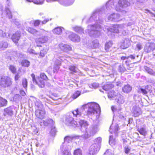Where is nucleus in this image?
I'll return each mask as SVG.
<instances>
[{
  "label": "nucleus",
  "instance_id": "1",
  "mask_svg": "<svg viewBox=\"0 0 155 155\" xmlns=\"http://www.w3.org/2000/svg\"><path fill=\"white\" fill-rule=\"evenodd\" d=\"M81 111L77 109L68 114L65 119V124L68 126H80V130L83 133L81 137L87 139L94 136L99 131V126L97 124L93 125L87 128L89 124L87 121L82 119Z\"/></svg>",
  "mask_w": 155,
  "mask_h": 155
},
{
  "label": "nucleus",
  "instance_id": "2",
  "mask_svg": "<svg viewBox=\"0 0 155 155\" xmlns=\"http://www.w3.org/2000/svg\"><path fill=\"white\" fill-rule=\"evenodd\" d=\"M114 0H110L107 3L106 11L104 10L103 8L94 11L92 14L89 21L87 22L89 23L94 21H96L97 23L98 22L100 24H102L103 21V19L101 18L100 15L103 12H105L107 11H110L113 9L114 7Z\"/></svg>",
  "mask_w": 155,
  "mask_h": 155
},
{
  "label": "nucleus",
  "instance_id": "3",
  "mask_svg": "<svg viewBox=\"0 0 155 155\" xmlns=\"http://www.w3.org/2000/svg\"><path fill=\"white\" fill-rule=\"evenodd\" d=\"M81 109L87 111V114L88 116H92L96 114L97 117V116L98 112H100L101 110L99 105L94 102L89 103L84 105Z\"/></svg>",
  "mask_w": 155,
  "mask_h": 155
},
{
  "label": "nucleus",
  "instance_id": "4",
  "mask_svg": "<svg viewBox=\"0 0 155 155\" xmlns=\"http://www.w3.org/2000/svg\"><path fill=\"white\" fill-rule=\"evenodd\" d=\"M87 31L89 35L95 37H97L100 35L102 29L101 25L97 24L89 25Z\"/></svg>",
  "mask_w": 155,
  "mask_h": 155
},
{
  "label": "nucleus",
  "instance_id": "5",
  "mask_svg": "<svg viewBox=\"0 0 155 155\" xmlns=\"http://www.w3.org/2000/svg\"><path fill=\"white\" fill-rule=\"evenodd\" d=\"M12 84L11 78L7 76L4 75L0 76V86L5 88L10 87Z\"/></svg>",
  "mask_w": 155,
  "mask_h": 155
},
{
  "label": "nucleus",
  "instance_id": "6",
  "mask_svg": "<svg viewBox=\"0 0 155 155\" xmlns=\"http://www.w3.org/2000/svg\"><path fill=\"white\" fill-rule=\"evenodd\" d=\"M74 137L70 136H66L64 139V143L60 147V149L63 152V155H71L70 151L67 150L65 147L64 144L66 143H69L71 142Z\"/></svg>",
  "mask_w": 155,
  "mask_h": 155
},
{
  "label": "nucleus",
  "instance_id": "7",
  "mask_svg": "<svg viewBox=\"0 0 155 155\" xmlns=\"http://www.w3.org/2000/svg\"><path fill=\"white\" fill-rule=\"evenodd\" d=\"M130 5V3L127 0H119L118 5L116 6L115 9L117 11L119 12L120 11L121 8L127 7Z\"/></svg>",
  "mask_w": 155,
  "mask_h": 155
},
{
  "label": "nucleus",
  "instance_id": "8",
  "mask_svg": "<svg viewBox=\"0 0 155 155\" xmlns=\"http://www.w3.org/2000/svg\"><path fill=\"white\" fill-rule=\"evenodd\" d=\"M100 149V145L97 143L92 144L89 149V154L90 155H94L97 153Z\"/></svg>",
  "mask_w": 155,
  "mask_h": 155
},
{
  "label": "nucleus",
  "instance_id": "9",
  "mask_svg": "<svg viewBox=\"0 0 155 155\" xmlns=\"http://www.w3.org/2000/svg\"><path fill=\"white\" fill-rule=\"evenodd\" d=\"M48 38L47 36H43L39 38L35 39V42L38 47H41V44L46 42L48 40Z\"/></svg>",
  "mask_w": 155,
  "mask_h": 155
},
{
  "label": "nucleus",
  "instance_id": "10",
  "mask_svg": "<svg viewBox=\"0 0 155 155\" xmlns=\"http://www.w3.org/2000/svg\"><path fill=\"white\" fill-rule=\"evenodd\" d=\"M31 76L33 82H35L41 88H43L45 87V82L44 80L41 79H39V81H38L35 79V76L34 74H32Z\"/></svg>",
  "mask_w": 155,
  "mask_h": 155
},
{
  "label": "nucleus",
  "instance_id": "11",
  "mask_svg": "<svg viewBox=\"0 0 155 155\" xmlns=\"http://www.w3.org/2000/svg\"><path fill=\"white\" fill-rule=\"evenodd\" d=\"M155 48V43H148L145 47L144 50L146 52L149 53L151 51H153Z\"/></svg>",
  "mask_w": 155,
  "mask_h": 155
},
{
  "label": "nucleus",
  "instance_id": "12",
  "mask_svg": "<svg viewBox=\"0 0 155 155\" xmlns=\"http://www.w3.org/2000/svg\"><path fill=\"white\" fill-rule=\"evenodd\" d=\"M120 15L119 14L113 13L108 16L107 20L117 21H120Z\"/></svg>",
  "mask_w": 155,
  "mask_h": 155
},
{
  "label": "nucleus",
  "instance_id": "13",
  "mask_svg": "<svg viewBox=\"0 0 155 155\" xmlns=\"http://www.w3.org/2000/svg\"><path fill=\"white\" fill-rule=\"evenodd\" d=\"M59 47L62 51L66 52H68L72 50V47L71 46L63 43L59 44Z\"/></svg>",
  "mask_w": 155,
  "mask_h": 155
},
{
  "label": "nucleus",
  "instance_id": "14",
  "mask_svg": "<svg viewBox=\"0 0 155 155\" xmlns=\"http://www.w3.org/2000/svg\"><path fill=\"white\" fill-rule=\"evenodd\" d=\"M132 113L134 117L139 116L141 114L140 108L136 106H134L132 108Z\"/></svg>",
  "mask_w": 155,
  "mask_h": 155
},
{
  "label": "nucleus",
  "instance_id": "15",
  "mask_svg": "<svg viewBox=\"0 0 155 155\" xmlns=\"http://www.w3.org/2000/svg\"><path fill=\"white\" fill-rule=\"evenodd\" d=\"M14 111L12 107L10 106L4 109L3 115L5 116H12L13 114Z\"/></svg>",
  "mask_w": 155,
  "mask_h": 155
},
{
  "label": "nucleus",
  "instance_id": "16",
  "mask_svg": "<svg viewBox=\"0 0 155 155\" xmlns=\"http://www.w3.org/2000/svg\"><path fill=\"white\" fill-rule=\"evenodd\" d=\"M121 25H114L109 28V30L111 32L118 33L121 28Z\"/></svg>",
  "mask_w": 155,
  "mask_h": 155
},
{
  "label": "nucleus",
  "instance_id": "17",
  "mask_svg": "<svg viewBox=\"0 0 155 155\" xmlns=\"http://www.w3.org/2000/svg\"><path fill=\"white\" fill-rule=\"evenodd\" d=\"M45 112L43 109H37L35 111V114L36 117L39 118H44Z\"/></svg>",
  "mask_w": 155,
  "mask_h": 155
},
{
  "label": "nucleus",
  "instance_id": "18",
  "mask_svg": "<svg viewBox=\"0 0 155 155\" xmlns=\"http://www.w3.org/2000/svg\"><path fill=\"white\" fill-rule=\"evenodd\" d=\"M69 38L74 42H78L80 41V38L77 34L72 33L69 36Z\"/></svg>",
  "mask_w": 155,
  "mask_h": 155
},
{
  "label": "nucleus",
  "instance_id": "19",
  "mask_svg": "<svg viewBox=\"0 0 155 155\" xmlns=\"http://www.w3.org/2000/svg\"><path fill=\"white\" fill-rule=\"evenodd\" d=\"M122 91L124 93L128 94L132 90V87L130 84H127L124 85L122 87Z\"/></svg>",
  "mask_w": 155,
  "mask_h": 155
},
{
  "label": "nucleus",
  "instance_id": "20",
  "mask_svg": "<svg viewBox=\"0 0 155 155\" xmlns=\"http://www.w3.org/2000/svg\"><path fill=\"white\" fill-rule=\"evenodd\" d=\"M21 36L20 33L19 31L16 32L12 37V39L15 43L17 42Z\"/></svg>",
  "mask_w": 155,
  "mask_h": 155
},
{
  "label": "nucleus",
  "instance_id": "21",
  "mask_svg": "<svg viewBox=\"0 0 155 155\" xmlns=\"http://www.w3.org/2000/svg\"><path fill=\"white\" fill-rule=\"evenodd\" d=\"M130 45V42L128 39H125L124 42L121 45V47L123 49H126L128 48Z\"/></svg>",
  "mask_w": 155,
  "mask_h": 155
},
{
  "label": "nucleus",
  "instance_id": "22",
  "mask_svg": "<svg viewBox=\"0 0 155 155\" xmlns=\"http://www.w3.org/2000/svg\"><path fill=\"white\" fill-rule=\"evenodd\" d=\"M54 122L52 120L49 119L44 122V124L45 126H53Z\"/></svg>",
  "mask_w": 155,
  "mask_h": 155
},
{
  "label": "nucleus",
  "instance_id": "23",
  "mask_svg": "<svg viewBox=\"0 0 155 155\" xmlns=\"http://www.w3.org/2000/svg\"><path fill=\"white\" fill-rule=\"evenodd\" d=\"M62 28H63L61 27H58L55 28L53 30V31L54 33L57 35H61L62 31Z\"/></svg>",
  "mask_w": 155,
  "mask_h": 155
},
{
  "label": "nucleus",
  "instance_id": "24",
  "mask_svg": "<svg viewBox=\"0 0 155 155\" xmlns=\"http://www.w3.org/2000/svg\"><path fill=\"white\" fill-rule=\"evenodd\" d=\"M7 102V100L2 97H0V107L6 106Z\"/></svg>",
  "mask_w": 155,
  "mask_h": 155
},
{
  "label": "nucleus",
  "instance_id": "25",
  "mask_svg": "<svg viewBox=\"0 0 155 155\" xmlns=\"http://www.w3.org/2000/svg\"><path fill=\"white\" fill-rule=\"evenodd\" d=\"M115 100L119 104H122L124 102V97L120 94H119L118 98L116 99Z\"/></svg>",
  "mask_w": 155,
  "mask_h": 155
},
{
  "label": "nucleus",
  "instance_id": "26",
  "mask_svg": "<svg viewBox=\"0 0 155 155\" xmlns=\"http://www.w3.org/2000/svg\"><path fill=\"white\" fill-rule=\"evenodd\" d=\"M114 85L112 84H107L104 85L102 87L103 89L105 91H107L113 88Z\"/></svg>",
  "mask_w": 155,
  "mask_h": 155
},
{
  "label": "nucleus",
  "instance_id": "27",
  "mask_svg": "<svg viewBox=\"0 0 155 155\" xmlns=\"http://www.w3.org/2000/svg\"><path fill=\"white\" fill-rule=\"evenodd\" d=\"M74 30L78 33H83L84 29L81 27L78 26H76L73 28Z\"/></svg>",
  "mask_w": 155,
  "mask_h": 155
},
{
  "label": "nucleus",
  "instance_id": "28",
  "mask_svg": "<svg viewBox=\"0 0 155 155\" xmlns=\"http://www.w3.org/2000/svg\"><path fill=\"white\" fill-rule=\"evenodd\" d=\"M5 12L6 13V16L9 19H11L12 18V13L8 7L6 6Z\"/></svg>",
  "mask_w": 155,
  "mask_h": 155
},
{
  "label": "nucleus",
  "instance_id": "29",
  "mask_svg": "<svg viewBox=\"0 0 155 155\" xmlns=\"http://www.w3.org/2000/svg\"><path fill=\"white\" fill-rule=\"evenodd\" d=\"M8 46V44L5 41H0V49L2 50L7 48Z\"/></svg>",
  "mask_w": 155,
  "mask_h": 155
},
{
  "label": "nucleus",
  "instance_id": "30",
  "mask_svg": "<svg viewBox=\"0 0 155 155\" xmlns=\"http://www.w3.org/2000/svg\"><path fill=\"white\" fill-rule=\"evenodd\" d=\"M35 106L38 109H43V105L41 101L39 100L35 102Z\"/></svg>",
  "mask_w": 155,
  "mask_h": 155
},
{
  "label": "nucleus",
  "instance_id": "31",
  "mask_svg": "<svg viewBox=\"0 0 155 155\" xmlns=\"http://www.w3.org/2000/svg\"><path fill=\"white\" fill-rule=\"evenodd\" d=\"M27 30L30 33L35 35H36L38 32L36 30L29 27L27 28Z\"/></svg>",
  "mask_w": 155,
  "mask_h": 155
},
{
  "label": "nucleus",
  "instance_id": "32",
  "mask_svg": "<svg viewBox=\"0 0 155 155\" xmlns=\"http://www.w3.org/2000/svg\"><path fill=\"white\" fill-rule=\"evenodd\" d=\"M112 41H110L107 43L105 46V50L106 52L109 51L110 48L112 46Z\"/></svg>",
  "mask_w": 155,
  "mask_h": 155
},
{
  "label": "nucleus",
  "instance_id": "33",
  "mask_svg": "<svg viewBox=\"0 0 155 155\" xmlns=\"http://www.w3.org/2000/svg\"><path fill=\"white\" fill-rule=\"evenodd\" d=\"M69 70L74 73H77L78 72L79 70L78 68L74 66H70L69 67Z\"/></svg>",
  "mask_w": 155,
  "mask_h": 155
},
{
  "label": "nucleus",
  "instance_id": "34",
  "mask_svg": "<svg viewBox=\"0 0 155 155\" xmlns=\"http://www.w3.org/2000/svg\"><path fill=\"white\" fill-rule=\"evenodd\" d=\"M56 132V130L55 128V127L53 126L51 127V128L50 132V135L52 137H54L55 136Z\"/></svg>",
  "mask_w": 155,
  "mask_h": 155
},
{
  "label": "nucleus",
  "instance_id": "35",
  "mask_svg": "<svg viewBox=\"0 0 155 155\" xmlns=\"http://www.w3.org/2000/svg\"><path fill=\"white\" fill-rule=\"evenodd\" d=\"M81 92L80 91H77L74 93L72 96V97L73 99H76L81 95Z\"/></svg>",
  "mask_w": 155,
  "mask_h": 155
},
{
  "label": "nucleus",
  "instance_id": "36",
  "mask_svg": "<svg viewBox=\"0 0 155 155\" xmlns=\"http://www.w3.org/2000/svg\"><path fill=\"white\" fill-rule=\"evenodd\" d=\"M144 69L149 74L153 75L154 72L149 67H148L147 66H144Z\"/></svg>",
  "mask_w": 155,
  "mask_h": 155
},
{
  "label": "nucleus",
  "instance_id": "37",
  "mask_svg": "<svg viewBox=\"0 0 155 155\" xmlns=\"http://www.w3.org/2000/svg\"><path fill=\"white\" fill-rule=\"evenodd\" d=\"M21 64L23 66L28 67L30 65V63L29 61L25 60L22 61Z\"/></svg>",
  "mask_w": 155,
  "mask_h": 155
},
{
  "label": "nucleus",
  "instance_id": "38",
  "mask_svg": "<svg viewBox=\"0 0 155 155\" xmlns=\"http://www.w3.org/2000/svg\"><path fill=\"white\" fill-rule=\"evenodd\" d=\"M21 81L23 87L25 89H26L28 85L27 80L25 78H23L22 80Z\"/></svg>",
  "mask_w": 155,
  "mask_h": 155
},
{
  "label": "nucleus",
  "instance_id": "39",
  "mask_svg": "<svg viewBox=\"0 0 155 155\" xmlns=\"http://www.w3.org/2000/svg\"><path fill=\"white\" fill-rule=\"evenodd\" d=\"M116 94H115V92L114 91H112L108 93V97L109 98H113L115 96Z\"/></svg>",
  "mask_w": 155,
  "mask_h": 155
},
{
  "label": "nucleus",
  "instance_id": "40",
  "mask_svg": "<svg viewBox=\"0 0 155 155\" xmlns=\"http://www.w3.org/2000/svg\"><path fill=\"white\" fill-rule=\"evenodd\" d=\"M21 96L18 94L15 95L13 98L14 101L17 102L21 99Z\"/></svg>",
  "mask_w": 155,
  "mask_h": 155
},
{
  "label": "nucleus",
  "instance_id": "41",
  "mask_svg": "<svg viewBox=\"0 0 155 155\" xmlns=\"http://www.w3.org/2000/svg\"><path fill=\"white\" fill-rule=\"evenodd\" d=\"M10 34L8 33V35H6L5 32L3 33V31L0 29V36L2 37H6V38L9 37L10 36Z\"/></svg>",
  "mask_w": 155,
  "mask_h": 155
},
{
  "label": "nucleus",
  "instance_id": "42",
  "mask_svg": "<svg viewBox=\"0 0 155 155\" xmlns=\"http://www.w3.org/2000/svg\"><path fill=\"white\" fill-rule=\"evenodd\" d=\"M115 141L113 138L112 135H110L109 139V143L110 145H114L115 144Z\"/></svg>",
  "mask_w": 155,
  "mask_h": 155
},
{
  "label": "nucleus",
  "instance_id": "43",
  "mask_svg": "<svg viewBox=\"0 0 155 155\" xmlns=\"http://www.w3.org/2000/svg\"><path fill=\"white\" fill-rule=\"evenodd\" d=\"M74 155H82V151L80 149H77L74 150Z\"/></svg>",
  "mask_w": 155,
  "mask_h": 155
},
{
  "label": "nucleus",
  "instance_id": "44",
  "mask_svg": "<svg viewBox=\"0 0 155 155\" xmlns=\"http://www.w3.org/2000/svg\"><path fill=\"white\" fill-rule=\"evenodd\" d=\"M137 130L141 134L143 135H145L146 131L145 128H141L140 129L138 128Z\"/></svg>",
  "mask_w": 155,
  "mask_h": 155
},
{
  "label": "nucleus",
  "instance_id": "45",
  "mask_svg": "<svg viewBox=\"0 0 155 155\" xmlns=\"http://www.w3.org/2000/svg\"><path fill=\"white\" fill-rule=\"evenodd\" d=\"M28 2H34L37 4H42L43 3V1H40L39 0H37L36 1L35 0H26Z\"/></svg>",
  "mask_w": 155,
  "mask_h": 155
},
{
  "label": "nucleus",
  "instance_id": "46",
  "mask_svg": "<svg viewBox=\"0 0 155 155\" xmlns=\"http://www.w3.org/2000/svg\"><path fill=\"white\" fill-rule=\"evenodd\" d=\"M92 44L93 48H96L98 47L99 43L97 40H95L93 41Z\"/></svg>",
  "mask_w": 155,
  "mask_h": 155
},
{
  "label": "nucleus",
  "instance_id": "47",
  "mask_svg": "<svg viewBox=\"0 0 155 155\" xmlns=\"http://www.w3.org/2000/svg\"><path fill=\"white\" fill-rule=\"evenodd\" d=\"M47 53V50L46 49H43L41 51L39 54L40 56L41 57H43L45 56Z\"/></svg>",
  "mask_w": 155,
  "mask_h": 155
},
{
  "label": "nucleus",
  "instance_id": "48",
  "mask_svg": "<svg viewBox=\"0 0 155 155\" xmlns=\"http://www.w3.org/2000/svg\"><path fill=\"white\" fill-rule=\"evenodd\" d=\"M138 92L139 93H142L143 94H145L147 93V92L145 89L141 88L139 89Z\"/></svg>",
  "mask_w": 155,
  "mask_h": 155
},
{
  "label": "nucleus",
  "instance_id": "49",
  "mask_svg": "<svg viewBox=\"0 0 155 155\" xmlns=\"http://www.w3.org/2000/svg\"><path fill=\"white\" fill-rule=\"evenodd\" d=\"M74 0H64V2L66 3L67 5H72L74 2Z\"/></svg>",
  "mask_w": 155,
  "mask_h": 155
},
{
  "label": "nucleus",
  "instance_id": "50",
  "mask_svg": "<svg viewBox=\"0 0 155 155\" xmlns=\"http://www.w3.org/2000/svg\"><path fill=\"white\" fill-rule=\"evenodd\" d=\"M136 47L138 51L141 50L143 48V45L140 43H138L136 45Z\"/></svg>",
  "mask_w": 155,
  "mask_h": 155
},
{
  "label": "nucleus",
  "instance_id": "51",
  "mask_svg": "<svg viewBox=\"0 0 155 155\" xmlns=\"http://www.w3.org/2000/svg\"><path fill=\"white\" fill-rule=\"evenodd\" d=\"M99 86V84L97 83H94L92 84L90 87L91 88H94V89H96Z\"/></svg>",
  "mask_w": 155,
  "mask_h": 155
},
{
  "label": "nucleus",
  "instance_id": "52",
  "mask_svg": "<svg viewBox=\"0 0 155 155\" xmlns=\"http://www.w3.org/2000/svg\"><path fill=\"white\" fill-rule=\"evenodd\" d=\"M9 69L13 73H15L16 71V68L13 65H10L9 66Z\"/></svg>",
  "mask_w": 155,
  "mask_h": 155
},
{
  "label": "nucleus",
  "instance_id": "53",
  "mask_svg": "<svg viewBox=\"0 0 155 155\" xmlns=\"http://www.w3.org/2000/svg\"><path fill=\"white\" fill-rule=\"evenodd\" d=\"M39 79H41L43 80H46L48 79V78L47 76L44 73H42L41 74L40 78Z\"/></svg>",
  "mask_w": 155,
  "mask_h": 155
},
{
  "label": "nucleus",
  "instance_id": "54",
  "mask_svg": "<svg viewBox=\"0 0 155 155\" xmlns=\"http://www.w3.org/2000/svg\"><path fill=\"white\" fill-rule=\"evenodd\" d=\"M113 153H112L111 150L110 149L107 150L104 153V155H113Z\"/></svg>",
  "mask_w": 155,
  "mask_h": 155
},
{
  "label": "nucleus",
  "instance_id": "55",
  "mask_svg": "<svg viewBox=\"0 0 155 155\" xmlns=\"http://www.w3.org/2000/svg\"><path fill=\"white\" fill-rule=\"evenodd\" d=\"M94 141L96 142L95 143L98 144L99 145V144L101 143V138L100 137H98L95 139Z\"/></svg>",
  "mask_w": 155,
  "mask_h": 155
},
{
  "label": "nucleus",
  "instance_id": "56",
  "mask_svg": "<svg viewBox=\"0 0 155 155\" xmlns=\"http://www.w3.org/2000/svg\"><path fill=\"white\" fill-rule=\"evenodd\" d=\"M54 64L60 66L61 64V61L60 60L56 59L55 61Z\"/></svg>",
  "mask_w": 155,
  "mask_h": 155
},
{
  "label": "nucleus",
  "instance_id": "57",
  "mask_svg": "<svg viewBox=\"0 0 155 155\" xmlns=\"http://www.w3.org/2000/svg\"><path fill=\"white\" fill-rule=\"evenodd\" d=\"M59 65H57L54 64V67L53 71L54 73L56 72L57 71L59 70Z\"/></svg>",
  "mask_w": 155,
  "mask_h": 155
},
{
  "label": "nucleus",
  "instance_id": "58",
  "mask_svg": "<svg viewBox=\"0 0 155 155\" xmlns=\"http://www.w3.org/2000/svg\"><path fill=\"white\" fill-rule=\"evenodd\" d=\"M28 52L30 54H38V53H37L35 52V51L32 49H28Z\"/></svg>",
  "mask_w": 155,
  "mask_h": 155
},
{
  "label": "nucleus",
  "instance_id": "59",
  "mask_svg": "<svg viewBox=\"0 0 155 155\" xmlns=\"http://www.w3.org/2000/svg\"><path fill=\"white\" fill-rule=\"evenodd\" d=\"M40 23V21L39 20H37L35 21L34 23V25L35 26H38Z\"/></svg>",
  "mask_w": 155,
  "mask_h": 155
},
{
  "label": "nucleus",
  "instance_id": "60",
  "mask_svg": "<svg viewBox=\"0 0 155 155\" xmlns=\"http://www.w3.org/2000/svg\"><path fill=\"white\" fill-rule=\"evenodd\" d=\"M132 120H130V119H128V120L125 121V124H127V125H128V124H129L130 123H132Z\"/></svg>",
  "mask_w": 155,
  "mask_h": 155
},
{
  "label": "nucleus",
  "instance_id": "61",
  "mask_svg": "<svg viewBox=\"0 0 155 155\" xmlns=\"http://www.w3.org/2000/svg\"><path fill=\"white\" fill-rule=\"evenodd\" d=\"M118 70L120 72H123L124 71V68L121 66V65L119 66L118 68Z\"/></svg>",
  "mask_w": 155,
  "mask_h": 155
},
{
  "label": "nucleus",
  "instance_id": "62",
  "mask_svg": "<svg viewBox=\"0 0 155 155\" xmlns=\"http://www.w3.org/2000/svg\"><path fill=\"white\" fill-rule=\"evenodd\" d=\"M20 92L21 94L23 96H25L26 94L25 92L23 90H21L20 91Z\"/></svg>",
  "mask_w": 155,
  "mask_h": 155
},
{
  "label": "nucleus",
  "instance_id": "63",
  "mask_svg": "<svg viewBox=\"0 0 155 155\" xmlns=\"http://www.w3.org/2000/svg\"><path fill=\"white\" fill-rule=\"evenodd\" d=\"M130 149L128 147H125V152L126 153H129Z\"/></svg>",
  "mask_w": 155,
  "mask_h": 155
},
{
  "label": "nucleus",
  "instance_id": "64",
  "mask_svg": "<svg viewBox=\"0 0 155 155\" xmlns=\"http://www.w3.org/2000/svg\"><path fill=\"white\" fill-rule=\"evenodd\" d=\"M49 21L48 19H46L44 20L43 21H42V23L43 24H45L46 23Z\"/></svg>",
  "mask_w": 155,
  "mask_h": 155
}]
</instances>
